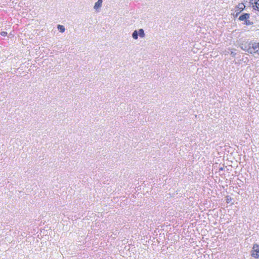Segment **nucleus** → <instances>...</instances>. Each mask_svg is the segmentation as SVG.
Instances as JSON below:
<instances>
[{"label": "nucleus", "instance_id": "f257e3e1", "mask_svg": "<svg viewBox=\"0 0 259 259\" xmlns=\"http://www.w3.org/2000/svg\"><path fill=\"white\" fill-rule=\"evenodd\" d=\"M240 48L244 51L250 54L257 53L259 55V43L245 42L242 43Z\"/></svg>", "mask_w": 259, "mask_h": 259}, {"label": "nucleus", "instance_id": "f03ea898", "mask_svg": "<svg viewBox=\"0 0 259 259\" xmlns=\"http://www.w3.org/2000/svg\"><path fill=\"white\" fill-rule=\"evenodd\" d=\"M251 255L254 258H257L259 256V245L254 244L252 247Z\"/></svg>", "mask_w": 259, "mask_h": 259}, {"label": "nucleus", "instance_id": "7ed1b4c3", "mask_svg": "<svg viewBox=\"0 0 259 259\" xmlns=\"http://www.w3.org/2000/svg\"><path fill=\"white\" fill-rule=\"evenodd\" d=\"M103 1L102 0H98L97 2L95 3L94 9L95 10L96 12H99L100 8L102 5Z\"/></svg>", "mask_w": 259, "mask_h": 259}, {"label": "nucleus", "instance_id": "20e7f679", "mask_svg": "<svg viewBox=\"0 0 259 259\" xmlns=\"http://www.w3.org/2000/svg\"><path fill=\"white\" fill-rule=\"evenodd\" d=\"M250 3L252 5L253 9L259 11V0H251Z\"/></svg>", "mask_w": 259, "mask_h": 259}, {"label": "nucleus", "instance_id": "39448f33", "mask_svg": "<svg viewBox=\"0 0 259 259\" xmlns=\"http://www.w3.org/2000/svg\"><path fill=\"white\" fill-rule=\"evenodd\" d=\"M249 18V14H247V13H245V14H244L241 15L239 17V19L240 21H246V20L248 19Z\"/></svg>", "mask_w": 259, "mask_h": 259}, {"label": "nucleus", "instance_id": "423d86ee", "mask_svg": "<svg viewBox=\"0 0 259 259\" xmlns=\"http://www.w3.org/2000/svg\"><path fill=\"white\" fill-rule=\"evenodd\" d=\"M245 7V6H244V5L243 4H242V3L239 4L236 8V11H239V12H241L244 10Z\"/></svg>", "mask_w": 259, "mask_h": 259}, {"label": "nucleus", "instance_id": "0eeeda50", "mask_svg": "<svg viewBox=\"0 0 259 259\" xmlns=\"http://www.w3.org/2000/svg\"><path fill=\"white\" fill-rule=\"evenodd\" d=\"M138 34L139 35L140 37L143 38L145 36V33L143 29H140L139 31H138Z\"/></svg>", "mask_w": 259, "mask_h": 259}, {"label": "nucleus", "instance_id": "6e6552de", "mask_svg": "<svg viewBox=\"0 0 259 259\" xmlns=\"http://www.w3.org/2000/svg\"><path fill=\"white\" fill-rule=\"evenodd\" d=\"M132 37L135 40L138 39V31L137 30H135L133 32V33L132 34Z\"/></svg>", "mask_w": 259, "mask_h": 259}, {"label": "nucleus", "instance_id": "1a4fd4ad", "mask_svg": "<svg viewBox=\"0 0 259 259\" xmlns=\"http://www.w3.org/2000/svg\"><path fill=\"white\" fill-rule=\"evenodd\" d=\"M57 28L59 30V31L62 33L65 31V29L64 26L63 25H58Z\"/></svg>", "mask_w": 259, "mask_h": 259}, {"label": "nucleus", "instance_id": "9d476101", "mask_svg": "<svg viewBox=\"0 0 259 259\" xmlns=\"http://www.w3.org/2000/svg\"><path fill=\"white\" fill-rule=\"evenodd\" d=\"M245 24L247 25H250L252 24V23L247 19L246 21H245Z\"/></svg>", "mask_w": 259, "mask_h": 259}, {"label": "nucleus", "instance_id": "9b49d317", "mask_svg": "<svg viewBox=\"0 0 259 259\" xmlns=\"http://www.w3.org/2000/svg\"><path fill=\"white\" fill-rule=\"evenodd\" d=\"M7 33H8V32L6 31H2V32H1V34L2 36H6L7 34Z\"/></svg>", "mask_w": 259, "mask_h": 259}, {"label": "nucleus", "instance_id": "f8f14e48", "mask_svg": "<svg viewBox=\"0 0 259 259\" xmlns=\"http://www.w3.org/2000/svg\"><path fill=\"white\" fill-rule=\"evenodd\" d=\"M231 55L233 56H234L235 55V53H234L233 52H231Z\"/></svg>", "mask_w": 259, "mask_h": 259}, {"label": "nucleus", "instance_id": "ddd939ff", "mask_svg": "<svg viewBox=\"0 0 259 259\" xmlns=\"http://www.w3.org/2000/svg\"><path fill=\"white\" fill-rule=\"evenodd\" d=\"M10 27V26H9V28H8V29H9V28ZM7 30H8V29H7Z\"/></svg>", "mask_w": 259, "mask_h": 259}]
</instances>
